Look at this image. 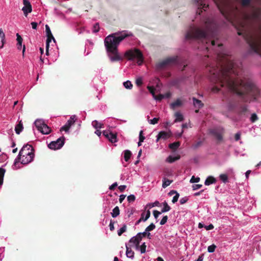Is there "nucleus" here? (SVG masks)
I'll list each match as a JSON object with an SVG mask.
<instances>
[{
	"instance_id": "19",
	"label": "nucleus",
	"mask_w": 261,
	"mask_h": 261,
	"mask_svg": "<svg viewBox=\"0 0 261 261\" xmlns=\"http://www.w3.org/2000/svg\"><path fill=\"white\" fill-rule=\"evenodd\" d=\"M0 38H1L2 42V45L0 46V48L2 49L6 43L5 34L2 29H0Z\"/></svg>"
},
{
	"instance_id": "40",
	"label": "nucleus",
	"mask_w": 261,
	"mask_h": 261,
	"mask_svg": "<svg viewBox=\"0 0 261 261\" xmlns=\"http://www.w3.org/2000/svg\"><path fill=\"white\" fill-rule=\"evenodd\" d=\"M99 31V25L98 23H96L93 27L92 31L93 33H97Z\"/></svg>"
},
{
	"instance_id": "55",
	"label": "nucleus",
	"mask_w": 261,
	"mask_h": 261,
	"mask_svg": "<svg viewBox=\"0 0 261 261\" xmlns=\"http://www.w3.org/2000/svg\"><path fill=\"white\" fill-rule=\"evenodd\" d=\"M202 185L201 184H195L192 186L193 190H196L202 187Z\"/></svg>"
},
{
	"instance_id": "41",
	"label": "nucleus",
	"mask_w": 261,
	"mask_h": 261,
	"mask_svg": "<svg viewBox=\"0 0 261 261\" xmlns=\"http://www.w3.org/2000/svg\"><path fill=\"white\" fill-rule=\"evenodd\" d=\"M216 248V245L213 244L212 245H210L207 248V251L210 253L214 252L215 250V249Z\"/></svg>"
},
{
	"instance_id": "28",
	"label": "nucleus",
	"mask_w": 261,
	"mask_h": 261,
	"mask_svg": "<svg viewBox=\"0 0 261 261\" xmlns=\"http://www.w3.org/2000/svg\"><path fill=\"white\" fill-rule=\"evenodd\" d=\"M132 156V152L129 150L124 151V159L126 162L128 161Z\"/></svg>"
},
{
	"instance_id": "37",
	"label": "nucleus",
	"mask_w": 261,
	"mask_h": 261,
	"mask_svg": "<svg viewBox=\"0 0 261 261\" xmlns=\"http://www.w3.org/2000/svg\"><path fill=\"white\" fill-rule=\"evenodd\" d=\"M251 2V0H241V4L243 7L249 6Z\"/></svg>"
},
{
	"instance_id": "42",
	"label": "nucleus",
	"mask_w": 261,
	"mask_h": 261,
	"mask_svg": "<svg viewBox=\"0 0 261 261\" xmlns=\"http://www.w3.org/2000/svg\"><path fill=\"white\" fill-rule=\"evenodd\" d=\"M155 225L153 223H151L146 228L145 231L148 232L151 231L155 228Z\"/></svg>"
},
{
	"instance_id": "54",
	"label": "nucleus",
	"mask_w": 261,
	"mask_h": 261,
	"mask_svg": "<svg viewBox=\"0 0 261 261\" xmlns=\"http://www.w3.org/2000/svg\"><path fill=\"white\" fill-rule=\"evenodd\" d=\"M143 130H141L139 133V140L140 142H143L145 140V138L143 135Z\"/></svg>"
},
{
	"instance_id": "64",
	"label": "nucleus",
	"mask_w": 261,
	"mask_h": 261,
	"mask_svg": "<svg viewBox=\"0 0 261 261\" xmlns=\"http://www.w3.org/2000/svg\"><path fill=\"white\" fill-rule=\"evenodd\" d=\"M212 90L214 92H218L220 89L218 86H215L212 88Z\"/></svg>"
},
{
	"instance_id": "15",
	"label": "nucleus",
	"mask_w": 261,
	"mask_h": 261,
	"mask_svg": "<svg viewBox=\"0 0 261 261\" xmlns=\"http://www.w3.org/2000/svg\"><path fill=\"white\" fill-rule=\"evenodd\" d=\"M182 81L181 79L179 78H176L173 80H172L169 83V87H178L179 86V85Z\"/></svg>"
},
{
	"instance_id": "11",
	"label": "nucleus",
	"mask_w": 261,
	"mask_h": 261,
	"mask_svg": "<svg viewBox=\"0 0 261 261\" xmlns=\"http://www.w3.org/2000/svg\"><path fill=\"white\" fill-rule=\"evenodd\" d=\"M103 135L112 143H115L117 142L116 134L113 133L112 132H109L107 130H104L103 132Z\"/></svg>"
},
{
	"instance_id": "60",
	"label": "nucleus",
	"mask_w": 261,
	"mask_h": 261,
	"mask_svg": "<svg viewBox=\"0 0 261 261\" xmlns=\"http://www.w3.org/2000/svg\"><path fill=\"white\" fill-rule=\"evenodd\" d=\"M202 141H198L197 142H196L194 145H193V147L195 148V149H196L197 148H198L199 146H200L201 145H202Z\"/></svg>"
},
{
	"instance_id": "47",
	"label": "nucleus",
	"mask_w": 261,
	"mask_h": 261,
	"mask_svg": "<svg viewBox=\"0 0 261 261\" xmlns=\"http://www.w3.org/2000/svg\"><path fill=\"white\" fill-rule=\"evenodd\" d=\"M199 181H200V178L198 177H195L194 176H193L190 179V182L191 183L198 182Z\"/></svg>"
},
{
	"instance_id": "49",
	"label": "nucleus",
	"mask_w": 261,
	"mask_h": 261,
	"mask_svg": "<svg viewBox=\"0 0 261 261\" xmlns=\"http://www.w3.org/2000/svg\"><path fill=\"white\" fill-rule=\"evenodd\" d=\"M258 119L257 116L256 114L254 113L251 115L250 120L252 122H254Z\"/></svg>"
},
{
	"instance_id": "58",
	"label": "nucleus",
	"mask_w": 261,
	"mask_h": 261,
	"mask_svg": "<svg viewBox=\"0 0 261 261\" xmlns=\"http://www.w3.org/2000/svg\"><path fill=\"white\" fill-rule=\"evenodd\" d=\"M170 210V207L168 205L167 203L164 201V212H168Z\"/></svg>"
},
{
	"instance_id": "10",
	"label": "nucleus",
	"mask_w": 261,
	"mask_h": 261,
	"mask_svg": "<svg viewBox=\"0 0 261 261\" xmlns=\"http://www.w3.org/2000/svg\"><path fill=\"white\" fill-rule=\"evenodd\" d=\"M23 3L24 7L22 8V10L23 11L24 14L27 16L28 13L32 12V6L29 0H23Z\"/></svg>"
},
{
	"instance_id": "1",
	"label": "nucleus",
	"mask_w": 261,
	"mask_h": 261,
	"mask_svg": "<svg viewBox=\"0 0 261 261\" xmlns=\"http://www.w3.org/2000/svg\"><path fill=\"white\" fill-rule=\"evenodd\" d=\"M217 59L216 66H207L206 68L211 74L212 81L219 83L221 87H226L228 90L227 93L223 92L222 100L228 102L229 109L232 110L234 107L227 95L232 93L239 96L243 102L256 101L260 96V90L253 82H245L238 77L239 66L232 57L226 54H218Z\"/></svg>"
},
{
	"instance_id": "12",
	"label": "nucleus",
	"mask_w": 261,
	"mask_h": 261,
	"mask_svg": "<svg viewBox=\"0 0 261 261\" xmlns=\"http://www.w3.org/2000/svg\"><path fill=\"white\" fill-rule=\"evenodd\" d=\"M147 89L152 94L153 97L157 100L161 101L163 98V94H160L159 95L156 96L155 94V91L156 90L155 88L153 87V86H147Z\"/></svg>"
},
{
	"instance_id": "3",
	"label": "nucleus",
	"mask_w": 261,
	"mask_h": 261,
	"mask_svg": "<svg viewBox=\"0 0 261 261\" xmlns=\"http://www.w3.org/2000/svg\"><path fill=\"white\" fill-rule=\"evenodd\" d=\"M205 30L191 26L186 35L188 40H196L205 44V48L208 49L209 46H214L215 41L212 39L216 38L217 35V25L213 20L208 19L205 22Z\"/></svg>"
},
{
	"instance_id": "46",
	"label": "nucleus",
	"mask_w": 261,
	"mask_h": 261,
	"mask_svg": "<svg viewBox=\"0 0 261 261\" xmlns=\"http://www.w3.org/2000/svg\"><path fill=\"white\" fill-rule=\"evenodd\" d=\"M146 245L145 243H143L140 246V251L141 253H144L146 252Z\"/></svg>"
},
{
	"instance_id": "57",
	"label": "nucleus",
	"mask_w": 261,
	"mask_h": 261,
	"mask_svg": "<svg viewBox=\"0 0 261 261\" xmlns=\"http://www.w3.org/2000/svg\"><path fill=\"white\" fill-rule=\"evenodd\" d=\"M188 200V198L187 197H185L181 198L180 199L179 202L181 204H183L186 203Z\"/></svg>"
},
{
	"instance_id": "8",
	"label": "nucleus",
	"mask_w": 261,
	"mask_h": 261,
	"mask_svg": "<svg viewBox=\"0 0 261 261\" xmlns=\"http://www.w3.org/2000/svg\"><path fill=\"white\" fill-rule=\"evenodd\" d=\"M65 138L61 137L58 138L55 141L51 142L48 145V147L51 149H60L64 144Z\"/></svg>"
},
{
	"instance_id": "50",
	"label": "nucleus",
	"mask_w": 261,
	"mask_h": 261,
	"mask_svg": "<svg viewBox=\"0 0 261 261\" xmlns=\"http://www.w3.org/2000/svg\"><path fill=\"white\" fill-rule=\"evenodd\" d=\"M136 197L134 195H130L127 197V200L129 202H133L135 200Z\"/></svg>"
},
{
	"instance_id": "21",
	"label": "nucleus",
	"mask_w": 261,
	"mask_h": 261,
	"mask_svg": "<svg viewBox=\"0 0 261 261\" xmlns=\"http://www.w3.org/2000/svg\"><path fill=\"white\" fill-rule=\"evenodd\" d=\"M39 131L43 134H48L50 132L51 129L45 123Z\"/></svg>"
},
{
	"instance_id": "61",
	"label": "nucleus",
	"mask_w": 261,
	"mask_h": 261,
	"mask_svg": "<svg viewBox=\"0 0 261 261\" xmlns=\"http://www.w3.org/2000/svg\"><path fill=\"white\" fill-rule=\"evenodd\" d=\"M16 37H17L16 40H17V42H22L23 39H22V37H21V36L18 33L16 34Z\"/></svg>"
},
{
	"instance_id": "35",
	"label": "nucleus",
	"mask_w": 261,
	"mask_h": 261,
	"mask_svg": "<svg viewBox=\"0 0 261 261\" xmlns=\"http://www.w3.org/2000/svg\"><path fill=\"white\" fill-rule=\"evenodd\" d=\"M123 86L126 89H131L133 88V84L129 81L124 82Z\"/></svg>"
},
{
	"instance_id": "4",
	"label": "nucleus",
	"mask_w": 261,
	"mask_h": 261,
	"mask_svg": "<svg viewBox=\"0 0 261 261\" xmlns=\"http://www.w3.org/2000/svg\"><path fill=\"white\" fill-rule=\"evenodd\" d=\"M118 34V33L112 34L106 37L105 39V45L107 52L111 54L109 55V57L112 62L118 61L121 59L118 53V46L125 38L133 36L131 33L122 32L120 35L116 36Z\"/></svg>"
},
{
	"instance_id": "13",
	"label": "nucleus",
	"mask_w": 261,
	"mask_h": 261,
	"mask_svg": "<svg viewBox=\"0 0 261 261\" xmlns=\"http://www.w3.org/2000/svg\"><path fill=\"white\" fill-rule=\"evenodd\" d=\"M219 10L220 11L221 13L223 15V16L225 18L226 20L229 21H231V18L230 16V11L227 9H224L222 8L219 7Z\"/></svg>"
},
{
	"instance_id": "38",
	"label": "nucleus",
	"mask_w": 261,
	"mask_h": 261,
	"mask_svg": "<svg viewBox=\"0 0 261 261\" xmlns=\"http://www.w3.org/2000/svg\"><path fill=\"white\" fill-rule=\"evenodd\" d=\"M163 68V61H160L155 65V69L158 70Z\"/></svg>"
},
{
	"instance_id": "29",
	"label": "nucleus",
	"mask_w": 261,
	"mask_h": 261,
	"mask_svg": "<svg viewBox=\"0 0 261 261\" xmlns=\"http://www.w3.org/2000/svg\"><path fill=\"white\" fill-rule=\"evenodd\" d=\"M120 214V210L118 206H116L114 208V209L112 211V212L111 213V215L113 218H116Z\"/></svg>"
},
{
	"instance_id": "59",
	"label": "nucleus",
	"mask_w": 261,
	"mask_h": 261,
	"mask_svg": "<svg viewBox=\"0 0 261 261\" xmlns=\"http://www.w3.org/2000/svg\"><path fill=\"white\" fill-rule=\"evenodd\" d=\"M158 121H159V118H154L152 119H151L150 120V124H155L158 122Z\"/></svg>"
},
{
	"instance_id": "39",
	"label": "nucleus",
	"mask_w": 261,
	"mask_h": 261,
	"mask_svg": "<svg viewBox=\"0 0 261 261\" xmlns=\"http://www.w3.org/2000/svg\"><path fill=\"white\" fill-rule=\"evenodd\" d=\"M220 179L224 183L228 181V176L225 174H222L220 175Z\"/></svg>"
},
{
	"instance_id": "6",
	"label": "nucleus",
	"mask_w": 261,
	"mask_h": 261,
	"mask_svg": "<svg viewBox=\"0 0 261 261\" xmlns=\"http://www.w3.org/2000/svg\"><path fill=\"white\" fill-rule=\"evenodd\" d=\"M124 56L128 60H133L137 59V63L139 65H141L143 62V54L138 49L136 48L127 50L125 53Z\"/></svg>"
},
{
	"instance_id": "43",
	"label": "nucleus",
	"mask_w": 261,
	"mask_h": 261,
	"mask_svg": "<svg viewBox=\"0 0 261 261\" xmlns=\"http://www.w3.org/2000/svg\"><path fill=\"white\" fill-rule=\"evenodd\" d=\"M153 81L154 84H156V88H160V85H162L160 80L159 78H155Z\"/></svg>"
},
{
	"instance_id": "30",
	"label": "nucleus",
	"mask_w": 261,
	"mask_h": 261,
	"mask_svg": "<svg viewBox=\"0 0 261 261\" xmlns=\"http://www.w3.org/2000/svg\"><path fill=\"white\" fill-rule=\"evenodd\" d=\"M174 115L175 117V122H180L183 120L184 117L180 112H176Z\"/></svg>"
},
{
	"instance_id": "32",
	"label": "nucleus",
	"mask_w": 261,
	"mask_h": 261,
	"mask_svg": "<svg viewBox=\"0 0 261 261\" xmlns=\"http://www.w3.org/2000/svg\"><path fill=\"white\" fill-rule=\"evenodd\" d=\"M6 170L3 168H0V186L3 184V180Z\"/></svg>"
},
{
	"instance_id": "36",
	"label": "nucleus",
	"mask_w": 261,
	"mask_h": 261,
	"mask_svg": "<svg viewBox=\"0 0 261 261\" xmlns=\"http://www.w3.org/2000/svg\"><path fill=\"white\" fill-rule=\"evenodd\" d=\"M126 230V225L124 224L123 226L118 230V235L121 236L123 233L125 232Z\"/></svg>"
},
{
	"instance_id": "20",
	"label": "nucleus",
	"mask_w": 261,
	"mask_h": 261,
	"mask_svg": "<svg viewBox=\"0 0 261 261\" xmlns=\"http://www.w3.org/2000/svg\"><path fill=\"white\" fill-rule=\"evenodd\" d=\"M182 105L181 100L179 99H177L173 102L170 104V107L172 109H174L176 108L179 107Z\"/></svg>"
},
{
	"instance_id": "26",
	"label": "nucleus",
	"mask_w": 261,
	"mask_h": 261,
	"mask_svg": "<svg viewBox=\"0 0 261 261\" xmlns=\"http://www.w3.org/2000/svg\"><path fill=\"white\" fill-rule=\"evenodd\" d=\"M126 255L127 257L131 258H133L134 257V252L129 247L126 245Z\"/></svg>"
},
{
	"instance_id": "31",
	"label": "nucleus",
	"mask_w": 261,
	"mask_h": 261,
	"mask_svg": "<svg viewBox=\"0 0 261 261\" xmlns=\"http://www.w3.org/2000/svg\"><path fill=\"white\" fill-rule=\"evenodd\" d=\"M129 243L134 244L136 245V248H138L139 246L140 241L139 240H138V238L135 236L132 238L130 239Z\"/></svg>"
},
{
	"instance_id": "48",
	"label": "nucleus",
	"mask_w": 261,
	"mask_h": 261,
	"mask_svg": "<svg viewBox=\"0 0 261 261\" xmlns=\"http://www.w3.org/2000/svg\"><path fill=\"white\" fill-rule=\"evenodd\" d=\"M162 213H163V208H162L161 212H159L158 211H153V214L155 218H157L160 214Z\"/></svg>"
},
{
	"instance_id": "63",
	"label": "nucleus",
	"mask_w": 261,
	"mask_h": 261,
	"mask_svg": "<svg viewBox=\"0 0 261 261\" xmlns=\"http://www.w3.org/2000/svg\"><path fill=\"white\" fill-rule=\"evenodd\" d=\"M118 186V184L117 182H115L113 184H112L110 187L109 189L111 190H113L115 189V188Z\"/></svg>"
},
{
	"instance_id": "44",
	"label": "nucleus",
	"mask_w": 261,
	"mask_h": 261,
	"mask_svg": "<svg viewBox=\"0 0 261 261\" xmlns=\"http://www.w3.org/2000/svg\"><path fill=\"white\" fill-rule=\"evenodd\" d=\"M136 84L137 86L140 87L143 84V81L141 77H138L136 80Z\"/></svg>"
},
{
	"instance_id": "5",
	"label": "nucleus",
	"mask_w": 261,
	"mask_h": 261,
	"mask_svg": "<svg viewBox=\"0 0 261 261\" xmlns=\"http://www.w3.org/2000/svg\"><path fill=\"white\" fill-rule=\"evenodd\" d=\"M34 149L30 144L24 145L20 150L15 164L20 162L22 164H28L33 161L35 157Z\"/></svg>"
},
{
	"instance_id": "56",
	"label": "nucleus",
	"mask_w": 261,
	"mask_h": 261,
	"mask_svg": "<svg viewBox=\"0 0 261 261\" xmlns=\"http://www.w3.org/2000/svg\"><path fill=\"white\" fill-rule=\"evenodd\" d=\"M144 213H145V218H143V221H145L149 218V217L150 216V212L149 210H148L146 213L145 212H144Z\"/></svg>"
},
{
	"instance_id": "2",
	"label": "nucleus",
	"mask_w": 261,
	"mask_h": 261,
	"mask_svg": "<svg viewBox=\"0 0 261 261\" xmlns=\"http://www.w3.org/2000/svg\"><path fill=\"white\" fill-rule=\"evenodd\" d=\"M238 34L243 36L251 49L261 56V8L245 14Z\"/></svg>"
},
{
	"instance_id": "9",
	"label": "nucleus",
	"mask_w": 261,
	"mask_h": 261,
	"mask_svg": "<svg viewBox=\"0 0 261 261\" xmlns=\"http://www.w3.org/2000/svg\"><path fill=\"white\" fill-rule=\"evenodd\" d=\"M178 63V57L174 56L164 59V69L167 66H174Z\"/></svg>"
},
{
	"instance_id": "7",
	"label": "nucleus",
	"mask_w": 261,
	"mask_h": 261,
	"mask_svg": "<svg viewBox=\"0 0 261 261\" xmlns=\"http://www.w3.org/2000/svg\"><path fill=\"white\" fill-rule=\"evenodd\" d=\"M210 134L217 140V143L220 144L223 141L225 130L223 128L217 127L212 129L210 131Z\"/></svg>"
},
{
	"instance_id": "16",
	"label": "nucleus",
	"mask_w": 261,
	"mask_h": 261,
	"mask_svg": "<svg viewBox=\"0 0 261 261\" xmlns=\"http://www.w3.org/2000/svg\"><path fill=\"white\" fill-rule=\"evenodd\" d=\"M195 1L197 4H200V6H198V10H200L201 12H202L201 9H203L205 11V9L207 8L208 6V5L204 3L203 0H195Z\"/></svg>"
},
{
	"instance_id": "25",
	"label": "nucleus",
	"mask_w": 261,
	"mask_h": 261,
	"mask_svg": "<svg viewBox=\"0 0 261 261\" xmlns=\"http://www.w3.org/2000/svg\"><path fill=\"white\" fill-rule=\"evenodd\" d=\"M216 179L212 176H208L204 181V184L206 186H208L211 184H213L216 182Z\"/></svg>"
},
{
	"instance_id": "14",
	"label": "nucleus",
	"mask_w": 261,
	"mask_h": 261,
	"mask_svg": "<svg viewBox=\"0 0 261 261\" xmlns=\"http://www.w3.org/2000/svg\"><path fill=\"white\" fill-rule=\"evenodd\" d=\"M45 30H46V36H47V39L46 42L47 43H50L51 41V40H53L54 42L56 41L55 39L54 38V36H53L51 31L50 30V28L48 25H45Z\"/></svg>"
},
{
	"instance_id": "24",
	"label": "nucleus",
	"mask_w": 261,
	"mask_h": 261,
	"mask_svg": "<svg viewBox=\"0 0 261 261\" xmlns=\"http://www.w3.org/2000/svg\"><path fill=\"white\" fill-rule=\"evenodd\" d=\"M34 124L38 130H40V129L45 124L44 122L42 120L40 119L36 120L35 121Z\"/></svg>"
},
{
	"instance_id": "22",
	"label": "nucleus",
	"mask_w": 261,
	"mask_h": 261,
	"mask_svg": "<svg viewBox=\"0 0 261 261\" xmlns=\"http://www.w3.org/2000/svg\"><path fill=\"white\" fill-rule=\"evenodd\" d=\"M193 104L195 107L201 108L203 106V103L202 102V101L195 97L193 98Z\"/></svg>"
},
{
	"instance_id": "53",
	"label": "nucleus",
	"mask_w": 261,
	"mask_h": 261,
	"mask_svg": "<svg viewBox=\"0 0 261 261\" xmlns=\"http://www.w3.org/2000/svg\"><path fill=\"white\" fill-rule=\"evenodd\" d=\"M179 196V194L178 193H176V194H175V195L173 197V199L172 200V202L173 203H174L176 202H177Z\"/></svg>"
},
{
	"instance_id": "34",
	"label": "nucleus",
	"mask_w": 261,
	"mask_h": 261,
	"mask_svg": "<svg viewBox=\"0 0 261 261\" xmlns=\"http://www.w3.org/2000/svg\"><path fill=\"white\" fill-rule=\"evenodd\" d=\"M248 111V109L246 106H242L240 108V114H245Z\"/></svg>"
},
{
	"instance_id": "23",
	"label": "nucleus",
	"mask_w": 261,
	"mask_h": 261,
	"mask_svg": "<svg viewBox=\"0 0 261 261\" xmlns=\"http://www.w3.org/2000/svg\"><path fill=\"white\" fill-rule=\"evenodd\" d=\"M180 145V143L179 141L175 142L169 144V147L173 151L176 150Z\"/></svg>"
},
{
	"instance_id": "18",
	"label": "nucleus",
	"mask_w": 261,
	"mask_h": 261,
	"mask_svg": "<svg viewBox=\"0 0 261 261\" xmlns=\"http://www.w3.org/2000/svg\"><path fill=\"white\" fill-rule=\"evenodd\" d=\"M179 159L180 155H177L176 156L170 155L167 158L166 162L169 163H172L175 161L178 160Z\"/></svg>"
},
{
	"instance_id": "45",
	"label": "nucleus",
	"mask_w": 261,
	"mask_h": 261,
	"mask_svg": "<svg viewBox=\"0 0 261 261\" xmlns=\"http://www.w3.org/2000/svg\"><path fill=\"white\" fill-rule=\"evenodd\" d=\"M70 127L71 126L66 123V124H65L61 128L60 130H65V132H67Z\"/></svg>"
},
{
	"instance_id": "27",
	"label": "nucleus",
	"mask_w": 261,
	"mask_h": 261,
	"mask_svg": "<svg viewBox=\"0 0 261 261\" xmlns=\"http://www.w3.org/2000/svg\"><path fill=\"white\" fill-rule=\"evenodd\" d=\"M92 126L96 129L103 127V124L99 122L97 120H94L92 122Z\"/></svg>"
},
{
	"instance_id": "33",
	"label": "nucleus",
	"mask_w": 261,
	"mask_h": 261,
	"mask_svg": "<svg viewBox=\"0 0 261 261\" xmlns=\"http://www.w3.org/2000/svg\"><path fill=\"white\" fill-rule=\"evenodd\" d=\"M77 118L75 115H72L70 117V119L68 120L67 123L70 126L74 124L75 121L76 120Z\"/></svg>"
},
{
	"instance_id": "52",
	"label": "nucleus",
	"mask_w": 261,
	"mask_h": 261,
	"mask_svg": "<svg viewBox=\"0 0 261 261\" xmlns=\"http://www.w3.org/2000/svg\"><path fill=\"white\" fill-rule=\"evenodd\" d=\"M163 138V130L160 132L157 136L156 141L158 142L160 139Z\"/></svg>"
},
{
	"instance_id": "62",
	"label": "nucleus",
	"mask_w": 261,
	"mask_h": 261,
	"mask_svg": "<svg viewBox=\"0 0 261 261\" xmlns=\"http://www.w3.org/2000/svg\"><path fill=\"white\" fill-rule=\"evenodd\" d=\"M114 222H113L112 220H111L110 223L109 225L110 229L111 231H113L114 230Z\"/></svg>"
},
{
	"instance_id": "17",
	"label": "nucleus",
	"mask_w": 261,
	"mask_h": 261,
	"mask_svg": "<svg viewBox=\"0 0 261 261\" xmlns=\"http://www.w3.org/2000/svg\"><path fill=\"white\" fill-rule=\"evenodd\" d=\"M23 128L22 120L19 121L18 123L15 126V131L17 134H19Z\"/></svg>"
},
{
	"instance_id": "51",
	"label": "nucleus",
	"mask_w": 261,
	"mask_h": 261,
	"mask_svg": "<svg viewBox=\"0 0 261 261\" xmlns=\"http://www.w3.org/2000/svg\"><path fill=\"white\" fill-rule=\"evenodd\" d=\"M172 182V180H169L168 179L164 178V188L170 185V184Z\"/></svg>"
}]
</instances>
